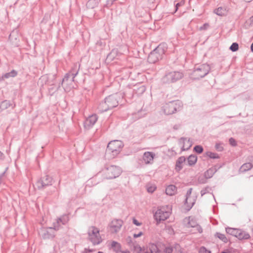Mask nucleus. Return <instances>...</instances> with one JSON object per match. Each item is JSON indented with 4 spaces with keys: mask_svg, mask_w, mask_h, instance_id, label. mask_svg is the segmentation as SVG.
<instances>
[{
    "mask_svg": "<svg viewBox=\"0 0 253 253\" xmlns=\"http://www.w3.org/2000/svg\"><path fill=\"white\" fill-rule=\"evenodd\" d=\"M55 230L54 226L48 228L42 227L40 229L39 233L42 239H50L55 237Z\"/></svg>",
    "mask_w": 253,
    "mask_h": 253,
    "instance_id": "obj_11",
    "label": "nucleus"
},
{
    "mask_svg": "<svg viewBox=\"0 0 253 253\" xmlns=\"http://www.w3.org/2000/svg\"><path fill=\"white\" fill-rule=\"evenodd\" d=\"M132 222L134 224L136 225V226H140L141 225V223L139 222L137 219H136L135 218H133L132 219Z\"/></svg>",
    "mask_w": 253,
    "mask_h": 253,
    "instance_id": "obj_46",
    "label": "nucleus"
},
{
    "mask_svg": "<svg viewBox=\"0 0 253 253\" xmlns=\"http://www.w3.org/2000/svg\"><path fill=\"white\" fill-rule=\"evenodd\" d=\"M251 24H253V15L250 18Z\"/></svg>",
    "mask_w": 253,
    "mask_h": 253,
    "instance_id": "obj_55",
    "label": "nucleus"
},
{
    "mask_svg": "<svg viewBox=\"0 0 253 253\" xmlns=\"http://www.w3.org/2000/svg\"><path fill=\"white\" fill-rule=\"evenodd\" d=\"M17 72L15 70H12L11 72L4 74L2 76V79H8L10 77H15L17 75Z\"/></svg>",
    "mask_w": 253,
    "mask_h": 253,
    "instance_id": "obj_29",
    "label": "nucleus"
},
{
    "mask_svg": "<svg viewBox=\"0 0 253 253\" xmlns=\"http://www.w3.org/2000/svg\"><path fill=\"white\" fill-rule=\"evenodd\" d=\"M229 143L232 146H236L237 145V142L235 139L232 137L229 138Z\"/></svg>",
    "mask_w": 253,
    "mask_h": 253,
    "instance_id": "obj_41",
    "label": "nucleus"
},
{
    "mask_svg": "<svg viewBox=\"0 0 253 253\" xmlns=\"http://www.w3.org/2000/svg\"><path fill=\"white\" fill-rule=\"evenodd\" d=\"M237 238L240 240L248 239L250 238V236L248 233H246L244 232H242L241 230H239Z\"/></svg>",
    "mask_w": 253,
    "mask_h": 253,
    "instance_id": "obj_30",
    "label": "nucleus"
},
{
    "mask_svg": "<svg viewBox=\"0 0 253 253\" xmlns=\"http://www.w3.org/2000/svg\"><path fill=\"white\" fill-rule=\"evenodd\" d=\"M100 1V0H89L87 2L86 5L87 8L92 9L97 7Z\"/></svg>",
    "mask_w": 253,
    "mask_h": 253,
    "instance_id": "obj_24",
    "label": "nucleus"
},
{
    "mask_svg": "<svg viewBox=\"0 0 253 253\" xmlns=\"http://www.w3.org/2000/svg\"><path fill=\"white\" fill-rule=\"evenodd\" d=\"M174 247H167L164 250V253H172L173 251Z\"/></svg>",
    "mask_w": 253,
    "mask_h": 253,
    "instance_id": "obj_38",
    "label": "nucleus"
},
{
    "mask_svg": "<svg viewBox=\"0 0 253 253\" xmlns=\"http://www.w3.org/2000/svg\"><path fill=\"white\" fill-rule=\"evenodd\" d=\"M157 249V247L155 244H152L149 246V250H147L144 253H153Z\"/></svg>",
    "mask_w": 253,
    "mask_h": 253,
    "instance_id": "obj_35",
    "label": "nucleus"
},
{
    "mask_svg": "<svg viewBox=\"0 0 253 253\" xmlns=\"http://www.w3.org/2000/svg\"><path fill=\"white\" fill-rule=\"evenodd\" d=\"M169 206L162 207L158 209L154 215L155 220L158 222L167 219L170 215V212L167 210H169Z\"/></svg>",
    "mask_w": 253,
    "mask_h": 253,
    "instance_id": "obj_7",
    "label": "nucleus"
},
{
    "mask_svg": "<svg viewBox=\"0 0 253 253\" xmlns=\"http://www.w3.org/2000/svg\"><path fill=\"white\" fill-rule=\"evenodd\" d=\"M176 187L175 185H170L166 188V193L168 195L172 196L176 192Z\"/></svg>",
    "mask_w": 253,
    "mask_h": 253,
    "instance_id": "obj_23",
    "label": "nucleus"
},
{
    "mask_svg": "<svg viewBox=\"0 0 253 253\" xmlns=\"http://www.w3.org/2000/svg\"><path fill=\"white\" fill-rule=\"evenodd\" d=\"M226 232L227 234H229L231 235L237 237L238 232H239V229L236 228H233L230 227H227L225 229Z\"/></svg>",
    "mask_w": 253,
    "mask_h": 253,
    "instance_id": "obj_26",
    "label": "nucleus"
},
{
    "mask_svg": "<svg viewBox=\"0 0 253 253\" xmlns=\"http://www.w3.org/2000/svg\"><path fill=\"white\" fill-rule=\"evenodd\" d=\"M221 253H227V252H225V251H223Z\"/></svg>",
    "mask_w": 253,
    "mask_h": 253,
    "instance_id": "obj_61",
    "label": "nucleus"
},
{
    "mask_svg": "<svg viewBox=\"0 0 253 253\" xmlns=\"http://www.w3.org/2000/svg\"><path fill=\"white\" fill-rule=\"evenodd\" d=\"M69 218L68 215L64 214L60 218L57 219V221L53 223V226H54L55 230H58L60 223L63 225H65L69 221Z\"/></svg>",
    "mask_w": 253,
    "mask_h": 253,
    "instance_id": "obj_15",
    "label": "nucleus"
},
{
    "mask_svg": "<svg viewBox=\"0 0 253 253\" xmlns=\"http://www.w3.org/2000/svg\"><path fill=\"white\" fill-rule=\"evenodd\" d=\"M145 87L144 85H141L139 87L135 86V88L133 90V96L136 95H139L143 93L145 91Z\"/></svg>",
    "mask_w": 253,
    "mask_h": 253,
    "instance_id": "obj_22",
    "label": "nucleus"
},
{
    "mask_svg": "<svg viewBox=\"0 0 253 253\" xmlns=\"http://www.w3.org/2000/svg\"><path fill=\"white\" fill-rule=\"evenodd\" d=\"M209 24L208 23H205L202 26H201L200 28V30H207L208 29V28L209 27Z\"/></svg>",
    "mask_w": 253,
    "mask_h": 253,
    "instance_id": "obj_45",
    "label": "nucleus"
},
{
    "mask_svg": "<svg viewBox=\"0 0 253 253\" xmlns=\"http://www.w3.org/2000/svg\"><path fill=\"white\" fill-rule=\"evenodd\" d=\"M214 13L219 16H224L227 13V10L225 8L222 7H219L214 10Z\"/></svg>",
    "mask_w": 253,
    "mask_h": 253,
    "instance_id": "obj_27",
    "label": "nucleus"
},
{
    "mask_svg": "<svg viewBox=\"0 0 253 253\" xmlns=\"http://www.w3.org/2000/svg\"><path fill=\"white\" fill-rule=\"evenodd\" d=\"M192 191V188H190L188 190V191H187V193H186V198L184 201V204L187 205V211H189L192 208V207L194 206V205L195 204V200H194L193 202L190 203L189 204H188V199L189 198V197L191 194Z\"/></svg>",
    "mask_w": 253,
    "mask_h": 253,
    "instance_id": "obj_19",
    "label": "nucleus"
},
{
    "mask_svg": "<svg viewBox=\"0 0 253 253\" xmlns=\"http://www.w3.org/2000/svg\"><path fill=\"white\" fill-rule=\"evenodd\" d=\"M248 160H249V163H250L251 164V165L253 167V156H250L249 158H248Z\"/></svg>",
    "mask_w": 253,
    "mask_h": 253,
    "instance_id": "obj_52",
    "label": "nucleus"
},
{
    "mask_svg": "<svg viewBox=\"0 0 253 253\" xmlns=\"http://www.w3.org/2000/svg\"><path fill=\"white\" fill-rule=\"evenodd\" d=\"M193 150L197 153L200 154L203 152L204 149L201 145H197L194 147Z\"/></svg>",
    "mask_w": 253,
    "mask_h": 253,
    "instance_id": "obj_34",
    "label": "nucleus"
},
{
    "mask_svg": "<svg viewBox=\"0 0 253 253\" xmlns=\"http://www.w3.org/2000/svg\"><path fill=\"white\" fill-rule=\"evenodd\" d=\"M214 237L219 238L220 240H221L224 243H226L228 242V239L226 237L225 235L221 234L219 232H216L214 235Z\"/></svg>",
    "mask_w": 253,
    "mask_h": 253,
    "instance_id": "obj_31",
    "label": "nucleus"
},
{
    "mask_svg": "<svg viewBox=\"0 0 253 253\" xmlns=\"http://www.w3.org/2000/svg\"><path fill=\"white\" fill-rule=\"evenodd\" d=\"M183 77V73L180 71L168 72L162 78V82L164 84L173 83L181 80Z\"/></svg>",
    "mask_w": 253,
    "mask_h": 253,
    "instance_id": "obj_4",
    "label": "nucleus"
},
{
    "mask_svg": "<svg viewBox=\"0 0 253 253\" xmlns=\"http://www.w3.org/2000/svg\"><path fill=\"white\" fill-rule=\"evenodd\" d=\"M111 247L116 252L121 251V245L116 241H113L111 243Z\"/></svg>",
    "mask_w": 253,
    "mask_h": 253,
    "instance_id": "obj_32",
    "label": "nucleus"
},
{
    "mask_svg": "<svg viewBox=\"0 0 253 253\" xmlns=\"http://www.w3.org/2000/svg\"><path fill=\"white\" fill-rule=\"evenodd\" d=\"M123 146V143L121 141H112L107 145V151L111 152L114 156H117L120 152Z\"/></svg>",
    "mask_w": 253,
    "mask_h": 253,
    "instance_id": "obj_9",
    "label": "nucleus"
},
{
    "mask_svg": "<svg viewBox=\"0 0 253 253\" xmlns=\"http://www.w3.org/2000/svg\"><path fill=\"white\" fill-rule=\"evenodd\" d=\"M135 248V251H134V252L135 253H141V251H142V249H141V248L140 247H134Z\"/></svg>",
    "mask_w": 253,
    "mask_h": 253,
    "instance_id": "obj_48",
    "label": "nucleus"
},
{
    "mask_svg": "<svg viewBox=\"0 0 253 253\" xmlns=\"http://www.w3.org/2000/svg\"><path fill=\"white\" fill-rule=\"evenodd\" d=\"M173 129H175V130H177L179 128V126L177 125H175L173 127Z\"/></svg>",
    "mask_w": 253,
    "mask_h": 253,
    "instance_id": "obj_54",
    "label": "nucleus"
},
{
    "mask_svg": "<svg viewBox=\"0 0 253 253\" xmlns=\"http://www.w3.org/2000/svg\"><path fill=\"white\" fill-rule=\"evenodd\" d=\"M217 169L215 167H212L207 170L204 173V176L206 178H211L213 174L216 172Z\"/></svg>",
    "mask_w": 253,
    "mask_h": 253,
    "instance_id": "obj_21",
    "label": "nucleus"
},
{
    "mask_svg": "<svg viewBox=\"0 0 253 253\" xmlns=\"http://www.w3.org/2000/svg\"><path fill=\"white\" fill-rule=\"evenodd\" d=\"M15 106L16 104L14 102L8 100H4L0 103V109L1 111L4 110L9 107H11L13 109Z\"/></svg>",
    "mask_w": 253,
    "mask_h": 253,
    "instance_id": "obj_17",
    "label": "nucleus"
},
{
    "mask_svg": "<svg viewBox=\"0 0 253 253\" xmlns=\"http://www.w3.org/2000/svg\"><path fill=\"white\" fill-rule=\"evenodd\" d=\"M98 119L97 116L96 114L92 115L87 118L85 122L84 126L86 128H89L92 127L96 122Z\"/></svg>",
    "mask_w": 253,
    "mask_h": 253,
    "instance_id": "obj_16",
    "label": "nucleus"
},
{
    "mask_svg": "<svg viewBox=\"0 0 253 253\" xmlns=\"http://www.w3.org/2000/svg\"><path fill=\"white\" fill-rule=\"evenodd\" d=\"M92 251H93V250H92V249L85 248L84 249V251L83 252V253H88L92 252Z\"/></svg>",
    "mask_w": 253,
    "mask_h": 253,
    "instance_id": "obj_53",
    "label": "nucleus"
},
{
    "mask_svg": "<svg viewBox=\"0 0 253 253\" xmlns=\"http://www.w3.org/2000/svg\"><path fill=\"white\" fill-rule=\"evenodd\" d=\"M98 253H103L102 252L99 251V252H98Z\"/></svg>",
    "mask_w": 253,
    "mask_h": 253,
    "instance_id": "obj_62",
    "label": "nucleus"
},
{
    "mask_svg": "<svg viewBox=\"0 0 253 253\" xmlns=\"http://www.w3.org/2000/svg\"><path fill=\"white\" fill-rule=\"evenodd\" d=\"M183 4V2L182 1L177 3L175 6V11H177L178 8V7L182 5Z\"/></svg>",
    "mask_w": 253,
    "mask_h": 253,
    "instance_id": "obj_51",
    "label": "nucleus"
},
{
    "mask_svg": "<svg viewBox=\"0 0 253 253\" xmlns=\"http://www.w3.org/2000/svg\"><path fill=\"white\" fill-rule=\"evenodd\" d=\"M142 234H143L142 232H140L138 234H133V238H137L138 237H139L141 236L142 235Z\"/></svg>",
    "mask_w": 253,
    "mask_h": 253,
    "instance_id": "obj_50",
    "label": "nucleus"
},
{
    "mask_svg": "<svg viewBox=\"0 0 253 253\" xmlns=\"http://www.w3.org/2000/svg\"><path fill=\"white\" fill-rule=\"evenodd\" d=\"M253 167L250 163H246L244 164L240 168L239 171L240 172H245L249 170H250Z\"/></svg>",
    "mask_w": 253,
    "mask_h": 253,
    "instance_id": "obj_28",
    "label": "nucleus"
},
{
    "mask_svg": "<svg viewBox=\"0 0 253 253\" xmlns=\"http://www.w3.org/2000/svg\"><path fill=\"white\" fill-rule=\"evenodd\" d=\"M3 156V153L0 151V159H2Z\"/></svg>",
    "mask_w": 253,
    "mask_h": 253,
    "instance_id": "obj_57",
    "label": "nucleus"
},
{
    "mask_svg": "<svg viewBox=\"0 0 253 253\" xmlns=\"http://www.w3.org/2000/svg\"><path fill=\"white\" fill-rule=\"evenodd\" d=\"M230 50L233 52L237 51L239 49V44L237 42H233L229 47Z\"/></svg>",
    "mask_w": 253,
    "mask_h": 253,
    "instance_id": "obj_36",
    "label": "nucleus"
},
{
    "mask_svg": "<svg viewBox=\"0 0 253 253\" xmlns=\"http://www.w3.org/2000/svg\"><path fill=\"white\" fill-rule=\"evenodd\" d=\"M80 69V65L78 63L75 64L70 71L66 73L63 78L61 84L62 86L66 83L67 85L71 84L75 81V78L78 75Z\"/></svg>",
    "mask_w": 253,
    "mask_h": 253,
    "instance_id": "obj_5",
    "label": "nucleus"
},
{
    "mask_svg": "<svg viewBox=\"0 0 253 253\" xmlns=\"http://www.w3.org/2000/svg\"><path fill=\"white\" fill-rule=\"evenodd\" d=\"M199 232H200V233H201V232H202V229H201V230H199Z\"/></svg>",
    "mask_w": 253,
    "mask_h": 253,
    "instance_id": "obj_60",
    "label": "nucleus"
},
{
    "mask_svg": "<svg viewBox=\"0 0 253 253\" xmlns=\"http://www.w3.org/2000/svg\"><path fill=\"white\" fill-rule=\"evenodd\" d=\"M251 51L253 52V42L251 44Z\"/></svg>",
    "mask_w": 253,
    "mask_h": 253,
    "instance_id": "obj_56",
    "label": "nucleus"
},
{
    "mask_svg": "<svg viewBox=\"0 0 253 253\" xmlns=\"http://www.w3.org/2000/svg\"><path fill=\"white\" fill-rule=\"evenodd\" d=\"M211 70L210 65L208 64H203L196 65L194 68L192 75L194 80H200L207 75Z\"/></svg>",
    "mask_w": 253,
    "mask_h": 253,
    "instance_id": "obj_3",
    "label": "nucleus"
},
{
    "mask_svg": "<svg viewBox=\"0 0 253 253\" xmlns=\"http://www.w3.org/2000/svg\"><path fill=\"white\" fill-rule=\"evenodd\" d=\"M155 154L152 152H145L143 156V159L146 164L151 163L154 158Z\"/></svg>",
    "mask_w": 253,
    "mask_h": 253,
    "instance_id": "obj_18",
    "label": "nucleus"
},
{
    "mask_svg": "<svg viewBox=\"0 0 253 253\" xmlns=\"http://www.w3.org/2000/svg\"><path fill=\"white\" fill-rule=\"evenodd\" d=\"M88 239L93 245L99 244L102 240L100 236L99 230L97 228L92 226L88 231Z\"/></svg>",
    "mask_w": 253,
    "mask_h": 253,
    "instance_id": "obj_8",
    "label": "nucleus"
},
{
    "mask_svg": "<svg viewBox=\"0 0 253 253\" xmlns=\"http://www.w3.org/2000/svg\"><path fill=\"white\" fill-rule=\"evenodd\" d=\"M123 224L121 219H114L109 225V230L111 233H116L119 231Z\"/></svg>",
    "mask_w": 253,
    "mask_h": 253,
    "instance_id": "obj_13",
    "label": "nucleus"
},
{
    "mask_svg": "<svg viewBox=\"0 0 253 253\" xmlns=\"http://www.w3.org/2000/svg\"><path fill=\"white\" fill-rule=\"evenodd\" d=\"M208 178H206L204 176V177L201 176L198 178V182L201 184H204L207 182V179Z\"/></svg>",
    "mask_w": 253,
    "mask_h": 253,
    "instance_id": "obj_40",
    "label": "nucleus"
},
{
    "mask_svg": "<svg viewBox=\"0 0 253 253\" xmlns=\"http://www.w3.org/2000/svg\"><path fill=\"white\" fill-rule=\"evenodd\" d=\"M186 161V158L184 156H181L179 158H178V159L176 161L175 164V170L176 171H179L181 170L183 166L182 164L184 163Z\"/></svg>",
    "mask_w": 253,
    "mask_h": 253,
    "instance_id": "obj_20",
    "label": "nucleus"
},
{
    "mask_svg": "<svg viewBox=\"0 0 253 253\" xmlns=\"http://www.w3.org/2000/svg\"><path fill=\"white\" fill-rule=\"evenodd\" d=\"M197 161V157L194 155H190L187 158L188 165L189 166H192L194 165Z\"/></svg>",
    "mask_w": 253,
    "mask_h": 253,
    "instance_id": "obj_25",
    "label": "nucleus"
},
{
    "mask_svg": "<svg viewBox=\"0 0 253 253\" xmlns=\"http://www.w3.org/2000/svg\"><path fill=\"white\" fill-rule=\"evenodd\" d=\"M122 253H130L128 251H122Z\"/></svg>",
    "mask_w": 253,
    "mask_h": 253,
    "instance_id": "obj_58",
    "label": "nucleus"
},
{
    "mask_svg": "<svg viewBox=\"0 0 253 253\" xmlns=\"http://www.w3.org/2000/svg\"><path fill=\"white\" fill-rule=\"evenodd\" d=\"M116 0H107L106 2V6L107 7L111 6L113 4L114 2Z\"/></svg>",
    "mask_w": 253,
    "mask_h": 253,
    "instance_id": "obj_44",
    "label": "nucleus"
},
{
    "mask_svg": "<svg viewBox=\"0 0 253 253\" xmlns=\"http://www.w3.org/2000/svg\"><path fill=\"white\" fill-rule=\"evenodd\" d=\"M182 102L180 100L172 101L166 103L163 107L165 114L171 115L182 109Z\"/></svg>",
    "mask_w": 253,
    "mask_h": 253,
    "instance_id": "obj_2",
    "label": "nucleus"
},
{
    "mask_svg": "<svg viewBox=\"0 0 253 253\" xmlns=\"http://www.w3.org/2000/svg\"><path fill=\"white\" fill-rule=\"evenodd\" d=\"M126 241L127 244H129V245H130L132 243L131 237L130 236L127 237L126 239Z\"/></svg>",
    "mask_w": 253,
    "mask_h": 253,
    "instance_id": "obj_49",
    "label": "nucleus"
},
{
    "mask_svg": "<svg viewBox=\"0 0 253 253\" xmlns=\"http://www.w3.org/2000/svg\"><path fill=\"white\" fill-rule=\"evenodd\" d=\"M199 253H211V251L207 250L205 247H201L199 251Z\"/></svg>",
    "mask_w": 253,
    "mask_h": 253,
    "instance_id": "obj_39",
    "label": "nucleus"
},
{
    "mask_svg": "<svg viewBox=\"0 0 253 253\" xmlns=\"http://www.w3.org/2000/svg\"><path fill=\"white\" fill-rule=\"evenodd\" d=\"M209 187L205 188L201 191V196H203L208 192Z\"/></svg>",
    "mask_w": 253,
    "mask_h": 253,
    "instance_id": "obj_47",
    "label": "nucleus"
},
{
    "mask_svg": "<svg viewBox=\"0 0 253 253\" xmlns=\"http://www.w3.org/2000/svg\"><path fill=\"white\" fill-rule=\"evenodd\" d=\"M174 253H183L180 246L178 244H175L174 246Z\"/></svg>",
    "mask_w": 253,
    "mask_h": 253,
    "instance_id": "obj_37",
    "label": "nucleus"
},
{
    "mask_svg": "<svg viewBox=\"0 0 253 253\" xmlns=\"http://www.w3.org/2000/svg\"><path fill=\"white\" fill-rule=\"evenodd\" d=\"M244 0L245 1H246V2H249L251 1H252L253 0Z\"/></svg>",
    "mask_w": 253,
    "mask_h": 253,
    "instance_id": "obj_59",
    "label": "nucleus"
},
{
    "mask_svg": "<svg viewBox=\"0 0 253 253\" xmlns=\"http://www.w3.org/2000/svg\"><path fill=\"white\" fill-rule=\"evenodd\" d=\"M165 51L164 48L161 45H158L149 54L148 61L150 63H155L160 59H162L163 55L165 54Z\"/></svg>",
    "mask_w": 253,
    "mask_h": 253,
    "instance_id": "obj_6",
    "label": "nucleus"
},
{
    "mask_svg": "<svg viewBox=\"0 0 253 253\" xmlns=\"http://www.w3.org/2000/svg\"><path fill=\"white\" fill-rule=\"evenodd\" d=\"M206 155L208 157L211 159H218L219 158L218 155L215 153L208 151L206 153Z\"/></svg>",
    "mask_w": 253,
    "mask_h": 253,
    "instance_id": "obj_33",
    "label": "nucleus"
},
{
    "mask_svg": "<svg viewBox=\"0 0 253 253\" xmlns=\"http://www.w3.org/2000/svg\"><path fill=\"white\" fill-rule=\"evenodd\" d=\"M180 145H182L181 148L182 151L188 150L191 147L192 144L190 138L187 139L185 137H181L179 140Z\"/></svg>",
    "mask_w": 253,
    "mask_h": 253,
    "instance_id": "obj_14",
    "label": "nucleus"
},
{
    "mask_svg": "<svg viewBox=\"0 0 253 253\" xmlns=\"http://www.w3.org/2000/svg\"><path fill=\"white\" fill-rule=\"evenodd\" d=\"M216 150L219 152H221L223 150V147L221 144L216 143L215 146Z\"/></svg>",
    "mask_w": 253,
    "mask_h": 253,
    "instance_id": "obj_42",
    "label": "nucleus"
},
{
    "mask_svg": "<svg viewBox=\"0 0 253 253\" xmlns=\"http://www.w3.org/2000/svg\"><path fill=\"white\" fill-rule=\"evenodd\" d=\"M156 189V187L155 186H148V187H147V191L149 193H152Z\"/></svg>",
    "mask_w": 253,
    "mask_h": 253,
    "instance_id": "obj_43",
    "label": "nucleus"
},
{
    "mask_svg": "<svg viewBox=\"0 0 253 253\" xmlns=\"http://www.w3.org/2000/svg\"><path fill=\"white\" fill-rule=\"evenodd\" d=\"M122 169L116 166H110L106 168V175L107 179H113L118 177L122 173Z\"/></svg>",
    "mask_w": 253,
    "mask_h": 253,
    "instance_id": "obj_10",
    "label": "nucleus"
},
{
    "mask_svg": "<svg viewBox=\"0 0 253 253\" xmlns=\"http://www.w3.org/2000/svg\"><path fill=\"white\" fill-rule=\"evenodd\" d=\"M52 183V177L48 175H44L36 183L39 189L45 188L46 187L51 185Z\"/></svg>",
    "mask_w": 253,
    "mask_h": 253,
    "instance_id": "obj_12",
    "label": "nucleus"
},
{
    "mask_svg": "<svg viewBox=\"0 0 253 253\" xmlns=\"http://www.w3.org/2000/svg\"><path fill=\"white\" fill-rule=\"evenodd\" d=\"M126 95L124 93L118 92L108 96L98 105L97 108L98 111L100 113H103L117 107L120 100Z\"/></svg>",
    "mask_w": 253,
    "mask_h": 253,
    "instance_id": "obj_1",
    "label": "nucleus"
}]
</instances>
